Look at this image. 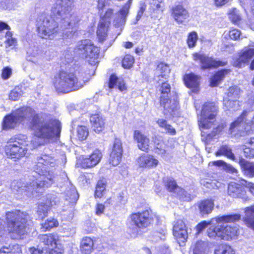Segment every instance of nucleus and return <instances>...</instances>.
Segmentation results:
<instances>
[{
	"label": "nucleus",
	"instance_id": "25",
	"mask_svg": "<svg viewBox=\"0 0 254 254\" xmlns=\"http://www.w3.org/2000/svg\"><path fill=\"white\" fill-rule=\"evenodd\" d=\"M90 121L92 127L95 132H99L104 129L105 125L104 120L99 114L91 116Z\"/></svg>",
	"mask_w": 254,
	"mask_h": 254
},
{
	"label": "nucleus",
	"instance_id": "15",
	"mask_svg": "<svg viewBox=\"0 0 254 254\" xmlns=\"http://www.w3.org/2000/svg\"><path fill=\"white\" fill-rule=\"evenodd\" d=\"M193 57L194 60L199 61L201 63V68L203 69L223 66L226 64L225 62L214 60L212 58L206 57L203 54L195 53L193 55Z\"/></svg>",
	"mask_w": 254,
	"mask_h": 254
},
{
	"label": "nucleus",
	"instance_id": "21",
	"mask_svg": "<svg viewBox=\"0 0 254 254\" xmlns=\"http://www.w3.org/2000/svg\"><path fill=\"white\" fill-rule=\"evenodd\" d=\"M246 191L245 187L235 183H231L228 187V194L234 198L245 199Z\"/></svg>",
	"mask_w": 254,
	"mask_h": 254
},
{
	"label": "nucleus",
	"instance_id": "3",
	"mask_svg": "<svg viewBox=\"0 0 254 254\" xmlns=\"http://www.w3.org/2000/svg\"><path fill=\"white\" fill-rule=\"evenodd\" d=\"M33 169L37 174L26 185L21 180L13 181L10 187L14 192L37 197L36 193H42L44 188L59 181L56 168L57 160L52 154L48 153L47 149L37 157Z\"/></svg>",
	"mask_w": 254,
	"mask_h": 254
},
{
	"label": "nucleus",
	"instance_id": "24",
	"mask_svg": "<svg viewBox=\"0 0 254 254\" xmlns=\"http://www.w3.org/2000/svg\"><path fill=\"white\" fill-rule=\"evenodd\" d=\"M130 1L131 0H129L128 3L123 6L120 11L116 14V17L114 21L116 26H120L125 23L126 17L128 13Z\"/></svg>",
	"mask_w": 254,
	"mask_h": 254
},
{
	"label": "nucleus",
	"instance_id": "22",
	"mask_svg": "<svg viewBox=\"0 0 254 254\" xmlns=\"http://www.w3.org/2000/svg\"><path fill=\"white\" fill-rule=\"evenodd\" d=\"M102 153L98 149L95 150L88 156L83 159L82 166L83 168H91L97 165L102 158Z\"/></svg>",
	"mask_w": 254,
	"mask_h": 254
},
{
	"label": "nucleus",
	"instance_id": "35",
	"mask_svg": "<svg viewBox=\"0 0 254 254\" xmlns=\"http://www.w3.org/2000/svg\"><path fill=\"white\" fill-rule=\"evenodd\" d=\"M200 183L201 185L209 189H218L222 185L221 183L210 178H201Z\"/></svg>",
	"mask_w": 254,
	"mask_h": 254
},
{
	"label": "nucleus",
	"instance_id": "36",
	"mask_svg": "<svg viewBox=\"0 0 254 254\" xmlns=\"http://www.w3.org/2000/svg\"><path fill=\"white\" fill-rule=\"evenodd\" d=\"M217 156L224 155L227 158L234 160L235 159V155L232 152V148L228 145H222L219 149L215 153Z\"/></svg>",
	"mask_w": 254,
	"mask_h": 254
},
{
	"label": "nucleus",
	"instance_id": "9",
	"mask_svg": "<svg viewBox=\"0 0 254 254\" xmlns=\"http://www.w3.org/2000/svg\"><path fill=\"white\" fill-rule=\"evenodd\" d=\"M29 142L26 135L20 134L15 135L7 141L5 147L6 155L16 160L24 157L27 152Z\"/></svg>",
	"mask_w": 254,
	"mask_h": 254
},
{
	"label": "nucleus",
	"instance_id": "39",
	"mask_svg": "<svg viewBox=\"0 0 254 254\" xmlns=\"http://www.w3.org/2000/svg\"><path fill=\"white\" fill-rule=\"evenodd\" d=\"M164 182L167 189L170 192L176 193L178 190L181 191V188L179 187L174 180L171 178H166L164 179Z\"/></svg>",
	"mask_w": 254,
	"mask_h": 254
},
{
	"label": "nucleus",
	"instance_id": "31",
	"mask_svg": "<svg viewBox=\"0 0 254 254\" xmlns=\"http://www.w3.org/2000/svg\"><path fill=\"white\" fill-rule=\"evenodd\" d=\"M239 164L247 176L249 177H254V162H249L241 158L239 160Z\"/></svg>",
	"mask_w": 254,
	"mask_h": 254
},
{
	"label": "nucleus",
	"instance_id": "14",
	"mask_svg": "<svg viewBox=\"0 0 254 254\" xmlns=\"http://www.w3.org/2000/svg\"><path fill=\"white\" fill-rule=\"evenodd\" d=\"M123 152L122 143L120 139L116 138L112 147L110 156V163L114 166L121 162Z\"/></svg>",
	"mask_w": 254,
	"mask_h": 254
},
{
	"label": "nucleus",
	"instance_id": "18",
	"mask_svg": "<svg viewBox=\"0 0 254 254\" xmlns=\"http://www.w3.org/2000/svg\"><path fill=\"white\" fill-rule=\"evenodd\" d=\"M172 16L179 24L186 22L189 17L188 10L181 5H177L172 9Z\"/></svg>",
	"mask_w": 254,
	"mask_h": 254
},
{
	"label": "nucleus",
	"instance_id": "48",
	"mask_svg": "<svg viewBox=\"0 0 254 254\" xmlns=\"http://www.w3.org/2000/svg\"><path fill=\"white\" fill-rule=\"evenodd\" d=\"M210 163L209 165H210ZM213 165L218 166H223L225 170L231 172L233 174H237V170L233 167L231 165L227 164L225 162L222 160H217L215 161H213L211 163Z\"/></svg>",
	"mask_w": 254,
	"mask_h": 254
},
{
	"label": "nucleus",
	"instance_id": "6",
	"mask_svg": "<svg viewBox=\"0 0 254 254\" xmlns=\"http://www.w3.org/2000/svg\"><path fill=\"white\" fill-rule=\"evenodd\" d=\"M217 107L213 103H205L202 107L201 114L198 118V125L201 129H209L213 127L214 130L211 134L209 133L206 140L211 139L217 133L220 132L223 127L218 126L214 128L215 117L217 114Z\"/></svg>",
	"mask_w": 254,
	"mask_h": 254
},
{
	"label": "nucleus",
	"instance_id": "8",
	"mask_svg": "<svg viewBox=\"0 0 254 254\" xmlns=\"http://www.w3.org/2000/svg\"><path fill=\"white\" fill-rule=\"evenodd\" d=\"M84 83V81L73 73L61 71L55 78L54 85L57 92L65 93L78 90Z\"/></svg>",
	"mask_w": 254,
	"mask_h": 254
},
{
	"label": "nucleus",
	"instance_id": "27",
	"mask_svg": "<svg viewBox=\"0 0 254 254\" xmlns=\"http://www.w3.org/2000/svg\"><path fill=\"white\" fill-rule=\"evenodd\" d=\"M94 242L93 240L88 237L83 238L80 245V250L82 254H90L93 250Z\"/></svg>",
	"mask_w": 254,
	"mask_h": 254
},
{
	"label": "nucleus",
	"instance_id": "43",
	"mask_svg": "<svg viewBox=\"0 0 254 254\" xmlns=\"http://www.w3.org/2000/svg\"><path fill=\"white\" fill-rule=\"evenodd\" d=\"M170 72V68L167 64L161 63L158 65L156 72L159 77L167 79Z\"/></svg>",
	"mask_w": 254,
	"mask_h": 254
},
{
	"label": "nucleus",
	"instance_id": "32",
	"mask_svg": "<svg viewBox=\"0 0 254 254\" xmlns=\"http://www.w3.org/2000/svg\"><path fill=\"white\" fill-rule=\"evenodd\" d=\"M214 206V202L211 199H206L200 202L199 209L201 214H208L211 212Z\"/></svg>",
	"mask_w": 254,
	"mask_h": 254
},
{
	"label": "nucleus",
	"instance_id": "59",
	"mask_svg": "<svg viewBox=\"0 0 254 254\" xmlns=\"http://www.w3.org/2000/svg\"><path fill=\"white\" fill-rule=\"evenodd\" d=\"M12 73L11 69L8 67H4L2 71L1 76L4 79H7L10 77Z\"/></svg>",
	"mask_w": 254,
	"mask_h": 254
},
{
	"label": "nucleus",
	"instance_id": "53",
	"mask_svg": "<svg viewBox=\"0 0 254 254\" xmlns=\"http://www.w3.org/2000/svg\"><path fill=\"white\" fill-rule=\"evenodd\" d=\"M22 94L23 93L21 89L18 87H16L11 91L9 95V98L11 100L16 101L20 98Z\"/></svg>",
	"mask_w": 254,
	"mask_h": 254
},
{
	"label": "nucleus",
	"instance_id": "34",
	"mask_svg": "<svg viewBox=\"0 0 254 254\" xmlns=\"http://www.w3.org/2000/svg\"><path fill=\"white\" fill-rule=\"evenodd\" d=\"M243 151L246 157H254V137L250 138L244 145Z\"/></svg>",
	"mask_w": 254,
	"mask_h": 254
},
{
	"label": "nucleus",
	"instance_id": "60",
	"mask_svg": "<svg viewBox=\"0 0 254 254\" xmlns=\"http://www.w3.org/2000/svg\"><path fill=\"white\" fill-rule=\"evenodd\" d=\"M63 231L64 233H66V236H72L75 233V229L70 226H65L63 227Z\"/></svg>",
	"mask_w": 254,
	"mask_h": 254
},
{
	"label": "nucleus",
	"instance_id": "17",
	"mask_svg": "<svg viewBox=\"0 0 254 254\" xmlns=\"http://www.w3.org/2000/svg\"><path fill=\"white\" fill-rule=\"evenodd\" d=\"M173 235L179 241L185 242L188 238V232L186 226L182 220H177L175 222L173 227Z\"/></svg>",
	"mask_w": 254,
	"mask_h": 254
},
{
	"label": "nucleus",
	"instance_id": "11",
	"mask_svg": "<svg viewBox=\"0 0 254 254\" xmlns=\"http://www.w3.org/2000/svg\"><path fill=\"white\" fill-rule=\"evenodd\" d=\"M254 56V43L249 45V47L244 48L239 53L238 57L234 59L233 65L241 67L246 64H248Z\"/></svg>",
	"mask_w": 254,
	"mask_h": 254
},
{
	"label": "nucleus",
	"instance_id": "52",
	"mask_svg": "<svg viewBox=\"0 0 254 254\" xmlns=\"http://www.w3.org/2000/svg\"><path fill=\"white\" fill-rule=\"evenodd\" d=\"M198 39L197 34L195 32H190L188 37L187 43L189 48H193L195 46Z\"/></svg>",
	"mask_w": 254,
	"mask_h": 254
},
{
	"label": "nucleus",
	"instance_id": "44",
	"mask_svg": "<svg viewBox=\"0 0 254 254\" xmlns=\"http://www.w3.org/2000/svg\"><path fill=\"white\" fill-rule=\"evenodd\" d=\"M58 225L59 222L57 219L54 218H49L42 223L41 229L43 231H46L54 227H57Z\"/></svg>",
	"mask_w": 254,
	"mask_h": 254
},
{
	"label": "nucleus",
	"instance_id": "50",
	"mask_svg": "<svg viewBox=\"0 0 254 254\" xmlns=\"http://www.w3.org/2000/svg\"><path fill=\"white\" fill-rule=\"evenodd\" d=\"M215 254H235V251L230 246L223 245L215 251Z\"/></svg>",
	"mask_w": 254,
	"mask_h": 254
},
{
	"label": "nucleus",
	"instance_id": "54",
	"mask_svg": "<svg viewBox=\"0 0 254 254\" xmlns=\"http://www.w3.org/2000/svg\"><path fill=\"white\" fill-rule=\"evenodd\" d=\"M180 199L189 201L191 199L190 194L181 188V191L178 190L175 193Z\"/></svg>",
	"mask_w": 254,
	"mask_h": 254
},
{
	"label": "nucleus",
	"instance_id": "46",
	"mask_svg": "<svg viewBox=\"0 0 254 254\" xmlns=\"http://www.w3.org/2000/svg\"><path fill=\"white\" fill-rule=\"evenodd\" d=\"M106 181L104 179L99 180L96 185V190L95 191V196L96 197H102L105 192L106 189Z\"/></svg>",
	"mask_w": 254,
	"mask_h": 254
},
{
	"label": "nucleus",
	"instance_id": "7",
	"mask_svg": "<svg viewBox=\"0 0 254 254\" xmlns=\"http://www.w3.org/2000/svg\"><path fill=\"white\" fill-rule=\"evenodd\" d=\"M7 230L14 239L26 232L27 215L20 210H15L6 213Z\"/></svg>",
	"mask_w": 254,
	"mask_h": 254
},
{
	"label": "nucleus",
	"instance_id": "58",
	"mask_svg": "<svg viewBox=\"0 0 254 254\" xmlns=\"http://www.w3.org/2000/svg\"><path fill=\"white\" fill-rule=\"evenodd\" d=\"M241 34V31L236 29H232L229 31V36L230 38L235 40L238 39Z\"/></svg>",
	"mask_w": 254,
	"mask_h": 254
},
{
	"label": "nucleus",
	"instance_id": "42",
	"mask_svg": "<svg viewBox=\"0 0 254 254\" xmlns=\"http://www.w3.org/2000/svg\"><path fill=\"white\" fill-rule=\"evenodd\" d=\"M193 254H208V249L206 243L198 241L196 243L193 249Z\"/></svg>",
	"mask_w": 254,
	"mask_h": 254
},
{
	"label": "nucleus",
	"instance_id": "41",
	"mask_svg": "<svg viewBox=\"0 0 254 254\" xmlns=\"http://www.w3.org/2000/svg\"><path fill=\"white\" fill-rule=\"evenodd\" d=\"M154 141L155 144L156 153L164 157L167 152L166 145L162 139H159L157 138H155Z\"/></svg>",
	"mask_w": 254,
	"mask_h": 254
},
{
	"label": "nucleus",
	"instance_id": "1",
	"mask_svg": "<svg viewBox=\"0 0 254 254\" xmlns=\"http://www.w3.org/2000/svg\"><path fill=\"white\" fill-rule=\"evenodd\" d=\"M30 120V127L34 131L35 136L31 143L34 147L44 145L59 137L61 129L60 122L58 120H47L45 115L37 114L30 107L20 108L5 116L2 127L4 130L13 129L18 124Z\"/></svg>",
	"mask_w": 254,
	"mask_h": 254
},
{
	"label": "nucleus",
	"instance_id": "61",
	"mask_svg": "<svg viewBox=\"0 0 254 254\" xmlns=\"http://www.w3.org/2000/svg\"><path fill=\"white\" fill-rule=\"evenodd\" d=\"M105 209L104 205L101 203H98L96 205V214L99 215L102 214L104 212Z\"/></svg>",
	"mask_w": 254,
	"mask_h": 254
},
{
	"label": "nucleus",
	"instance_id": "5",
	"mask_svg": "<svg viewBox=\"0 0 254 254\" xmlns=\"http://www.w3.org/2000/svg\"><path fill=\"white\" fill-rule=\"evenodd\" d=\"M69 52L66 51L64 56L68 63L72 60L73 56L84 59L92 65H95L99 63L100 49L89 40L79 41L74 49L73 54L71 56L68 54Z\"/></svg>",
	"mask_w": 254,
	"mask_h": 254
},
{
	"label": "nucleus",
	"instance_id": "30",
	"mask_svg": "<svg viewBox=\"0 0 254 254\" xmlns=\"http://www.w3.org/2000/svg\"><path fill=\"white\" fill-rule=\"evenodd\" d=\"M39 239L41 243H43L49 248H54L57 245V236L53 234L40 235Z\"/></svg>",
	"mask_w": 254,
	"mask_h": 254
},
{
	"label": "nucleus",
	"instance_id": "28",
	"mask_svg": "<svg viewBox=\"0 0 254 254\" xmlns=\"http://www.w3.org/2000/svg\"><path fill=\"white\" fill-rule=\"evenodd\" d=\"M200 76L192 73L186 74L184 76V81L186 85L190 88H197L200 82Z\"/></svg>",
	"mask_w": 254,
	"mask_h": 254
},
{
	"label": "nucleus",
	"instance_id": "37",
	"mask_svg": "<svg viewBox=\"0 0 254 254\" xmlns=\"http://www.w3.org/2000/svg\"><path fill=\"white\" fill-rule=\"evenodd\" d=\"M224 109L226 111H235L240 106L238 100L228 99L224 98L223 100Z\"/></svg>",
	"mask_w": 254,
	"mask_h": 254
},
{
	"label": "nucleus",
	"instance_id": "13",
	"mask_svg": "<svg viewBox=\"0 0 254 254\" xmlns=\"http://www.w3.org/2000/svg\"><path fill=\"white\" fill-rule=\"evenodd\" d=\"M59 202V199L55 194H48L46 195V200L45 203H41L38 205L37 214L39 219H42L47 215L50 206L57 205Z\"/></svg>",
	"mask_w": 254,
	"mask_h": 254
},
{
	"label": "nucleus",
	"instance_id": "12",
	"mask_svg": "<svg viewBox=\"0 0 254 254\" xmlns=\"http://www.w3.org/2000/svg\"><path fill=\"white\" fill-rule=\"evenodd\" d=\"M130 218L134 224L140 228L148 227L152 222L150 212L148 210L133 213Z\"/></svg>",
	"mask_w": 254,
	"mask_h": 254
},
{
	"label": "nucleus",
	"instance_id": "51",
	"mask_svg": "<svg viewBox=\"0 0 254 254\" xmlns=\"http://www.w3.org/2000/svg\"><path fill=\"white\" fill-rule=\"evenodd\" d=\"M134 62V59L132 56L126 55L122 61V65L125 68L129 69L132 67Z\"/></svg>",
	"mask_w": 254,
	"mask_h": 254
},
{
	"label": "nucleus",
	"instance_id": "29",
	"mask_svg": "<svg viewBox=\"0 0 254 254\" xmlns=\"http://www.w3.org/2000/svg\"><path fill=\"white\" fill-rule=\"evenodd\" d=\"M244 221L248 227L254 230V205L245 208Z\"/></svg>",
	"mask_w": 254,
	"mask_h": 254
},
{
	"label": "nucleus",
	"instance_id": "26",
	"mask_svg": "<svg viewBox=\"0 0 254 254\" xmlns=\"http://www.w3.org/2000/svg\"><path fill=\"white\" fill-rule=\"evenodd\" d=\"M117 86L119 89L122 91L126 90L127 88L124 79L122 77H117L113 74L110 76L109 82V87L110 89Z\"/></svg>",
	"mask_w": 254,
	"mask_h": 254
},
{
	"label": "nucleus",
	"instance_id": "23",
	"mask_svg": "<svg viewBox=\"0 0 254 254\" xmlns=\"http://www.w3.org/2000/svg\"><path fill=\"white\" fill-rule=\"evenodd\" d=\"M133 138L137 142V146L139 149L143 151L147 152L150 144L149 139L143 134L139 130H135L133 133Z\"/></svg>",
	"mask_w": 254,
	"mask_h": 254
},
{
	"label": "nucleus",
	"instance_id": "45",
	"mask_svg": "<svg viewBox=\"0 0 254 254\" xmlns=\"http://www.w3.org/2000/svg\"><path fill=\"white\" fill-rule=\"evenodd\" d=\"M228 15L229 19L235 24L238 25L241 20V16L239 11L235 8L229 10Z\"/></svg>",
	"mask_w": 254,
	"mask_h": 254
},
{
	"label": "nucleus",
	"instance_id": "33",
	"mask_svg": "<svg viewBox=\"0 0 254 254\" xmlns=\"http://www.w3.org/2000/svg\"><path fill=\"white\" fill-rule=\"evenodd\" d=\"M230 71V69H224L216 72L210 79V86L212 87L217 86L224 78L225 75Z\"/></svg>",
	"mask_w": 254,
	"mask_h": 254
},
{
	"label": "nucleus",
	"instance_id": "47",
	"mask_svg": "<svg viewBox=\"0 0 254 254\" xmlns=\"http://www.w3.org/2000/svg\"><path fill=\"white\" fill-rule=\"evenodd\" d=\"M240 94L239 87L238 86L231 87L228 90L227 96L226 98L228 99L237 100L239 97Z\"/></svg>",
	"mask_w": 254,
	"mask_h": 254
},
{
	"label": "nucleus",
	"instance_id": "4",
	"mask_svg": "<svg viewBox=\"0 0 254 254\" xmlns=\"http://www.w3.org/2000/svg\"><path fill=\"white\" fill-rule=\"evenodd\" d=\"M240 218V215L235 214L212 218L210 223L215 224L216 225L212 226L208 229L207 231L208 237L213 239L218 238L226 241L235 238L239 234L238 226H225L224 223L234 222L239 220Z\"/></svg>",
	"mask_w": 254,
	"mask_h": 254
},
{
	"label": "nucleus",
	"instance_id": "20",
	"mask_svg": "<svg viewBox=\"0 0 254 254\" xmlns=\"http://www.w3.org/2000/svg\"><path fill=\"white\" fill-rule=\"evenodd\" d=\"M137 161L139 166L142 168H155L159 164L157 159L149 154H142L137 159Z\"/></svg>",
	"mask_w": 254,
	"mask_h": 254
},
{
	"label": "nucleus",
	"instance_id": "64",
	"mask_svg": "<svg viewBox=\"0 0 254 254\" xmlns=\"http://www.w3.org/2000/svg\"><path fill=\"white\" fill-rule=\"evenodd\" d=\"M29 252L31 254H43V250H41L38 249H36L34 247L30 248L29 249Z\"/></svg>",
	"mask_w": 254,
	"mask_h": 254
},
{
	"label": "nucleus",
	"instance_id": "10",
	"mask_svg": "<svg viewBox=\"0 0 254 254\" xmlns=\"http://www.w3.org/2000/svg\"><path fill=\"white\" fill-rule=\"evenodd\" d=\"M171 86L169 84L166 82H162L161 85L159 88V91L161 92L160 104L163 106L165 110H167L171 114L173 115V112L177 109L178 102L174 100L171 104V101L169 99V94L170 93Z\"/></svg>",
	"mask_w": 254,
	"mask_h": 254
},
{
	"label": "nucleus",
	"instance_id": "38",
	"mask_svg": "<svg viewBox=\"0 0 254 254\" xmlns=\"http://www.w3.org/2000/svg\"><path fill=\"white\" fill-rule=\"evenodd\" d=\"M0 254H22L21 247L15 244L9 247H3L0 250Z\"/></svg>",
	"mask_w": 254,
	"mask_h": 254
},
{
	"label": "nucleus",
	"instance_id": "16",
	"mask_svg": "<svg viewBox=\"0 0 254 254\" xmlns=\"http://www.w3.org/2000/svg\"><path fill=\"white\" fill-rule=\"evenodd\" d=\"M112 13V9H108L105 14L104 18L102 19L99 22L97 31V35L100 42H102L106 40L107 32L110 23V21H108L107 19L110 17Z\"/></svg>",
	"mask_w": 254,
	"mask_h": 254
},
{
	"label": "nucleus",
	"instance_id": "57",
	"mask_svg": "<svg viewBox=\"0 0 254 254\" xmlns=\"http://www.w3.org/2000/svg\"><path fill=\"white\" fill-rule=\"evenodd\" d=\"M211 222V220L208 222H207L206 221H204L199 223L196 226V229L197 231V233H199L200 232H201L208 225H211V227L212 226H215L216 225V224L210 223Z\"/></svg>",
	"mask_w": 254,
	"mask_h": 254
},
{
	"label": "nucleus",
	"instance_id": "19",
	"mask_svg": "<svg viewBox=\"0 0 254 254\" xmlns=\"http://www.w3.org/2000/svg\"><path fill=\"white\" fill-rule=\"evenodd\" d=\"M64 180H66L67 184H69L68 189H66L64 192V197L68 203H75L78 198V195L74 187L68 182V178L65 172L61 175Z\"/></svg>",
	"mask_w": 254,
	"mask_h": 254
},
{
	"label": "nucleus",
	"instance_id": "55",
	"mask_svg": "<svg viewBox=\"0 0 254 254\" xmlns=\"http://www.w3.org/2000/svg\"><path fill=\"white\" fill-rule=\"evenodd\" d=\"M164 0H152L151 3V7L154 10L163 11L164 5L163 3Z\"/></svg>",
	"mask_w": 254,
	"mask_h": 254
},
{
	"label": "nucleus",
	"instance_id": "63",
	"mask_svg": "<svg viewBox=\"0 0 254 254\" xmlns=\"http://www.w3.org/2000/svg\"><path fill=\"white\" fill-rule=\"evenodd\" d=\"M216 6H222L228 3L230 0H213Z\"/></svg>",
	"mask_w": 254,
	"mask_h": 254
},
{
	"label": "nucleus",
	"instance_id": "2",
	"mask_svg": "<svg viewBox=\"0 0 254 254\" xmlns=\"http://www.w3.org/2000/svg\"><path fill=\"white\" fill-rule=\"evenodd\" d=\"M73 0H57L50 16L44 17L38 26L40 37L55 41L71 38L76 31L75 17L71 14Z\"/></svg>",
	"mask_w": 254,
	"mask_h": 254
},
{
	"label": "nucleus",
	"instance_id": "40",
	"mask_svg": "<svg viewBox=\"0 0 254 254\" xmlns=\"http://www.w3.org/2000/svg\"><path fill=\"white\" fill-rule=\"evenodd\" d=\"M5 48L7 51L14 49L17 45L16 39L12 36V34L7 31L5 34V40L4 42Z\"/></svg>",
	"mask_w": 254,
	"mask_h": 254
},
{
	"label": "nucleus",
	"instance_id": "49",
	"mask_svg": "<svg viewBox=\"0 0 254 254\" xmlns=\"http://www.w3.org/2000/svg\"><path fill=\"white\" fill-rule=\"evenodd\" d=\"M88 129L85 126H78L77 128V136L80 140H84L88 136Z\"/></svg>",
	"mask_w": 254,
	"mask_h": 254
},
{
	"label": "nucleus",
	"instance_id": "56",
	"mask_svg": "<svg viewBox=\"0 0 254 254\" xmlns=\"http://www.w3.org/2000/svg\"><path fill=\"white\" fill-rule=\"evenodd\" d=\"M111 3V0H98L97 1V8L99 11H103L104 9L110 6Z\"/></svg>",
	"mask_w": 254,
	"mask_h": 254
},
{
	"label": "nucleus",
	"instance_id": "62",
	"mask_svg": "<svg viewBox=\"0 0 254 254\" xmlns=\"http://www.w3.org/2000/svg\"><path fill=\"white\" fill-rule=\"evenodd\" d=\"M158 254H170V252L168 247L165 246L159 248Z\"/></svg>",
	"mask_w": 254,
	"mask_h": 254
}]
</instances>
